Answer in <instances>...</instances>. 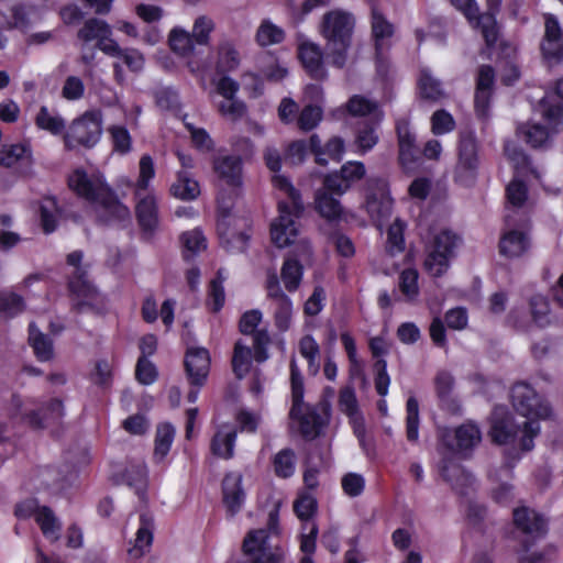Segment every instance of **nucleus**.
I'll return each instance as SVG.
<instances>
[{
  "label": "nucleus",
  "instance_id": "f257e3e1",
  "mask_svg": "<svg viewBox=\"0 0 563 563\" xmlns=\"http://www.w3.org/2000/svg\"><path fill=\"white\" fill-rule=\"evenodd\" d=\"M481 440L479 427L473 421L464 422L453 431L445 430L441 434V446L445 451L441 453L440 476L460 496L468 495V490L474 484V476L456 461V455L470 456Z\"/></svg>",
  "mask_w": 563,
  "mask_h": 563
},
{
  "label": "nucleus",
  "instance_id": "f03ea898",
  "mask_svg": "<svg viewBox=\"0 0 563 563\" xmlns=\"http://www.w3.org/2000/svg\"><path fill=\"white\" fill-rule=\"evenodd\" d=\"M514 409L527 421L522 424L519 449L530 452L534 448V439L540 433V420L551 416L550 405L527 383H516L510 390Z\"/></svg>",
  "mask_w": 563,
  "mask_h": 563
},
{
  "label": "nucleus",
  "instance_id": "7ed1b4c3",
  "mask_svg": "<svg viewBox=\"0 0 563 563\" xmlns=\"http://www.w3.org/2000/svg\"><path fill=\"white\" fill-rule=\"evenodd\" d=\"M273 186L287 195L288 201H278V219L271 225V239L275 246L283 249L290 245L298 235L297 223L294 218H300L305 207L300 191L295 188L291 180L284 175L272 177Z\"/></svg>",
  "mask_w": 563,
  "mask_h": 563
},
{
  "label": "nucleus",
  "instance_id": "20e7f679",
  "mask_svg": "<svg viewBox=\"0 0 563 563\" xmlns=\"http://www.w3.org/2000/svg\"><path fill=\"white\" fill-rule=\"evenodd\" d=\"M355 24V16L342 9L330 10L322 16L320 33L325 40L331 64L336 68H343L347 62Z\"/></svg>",
  "mask_w": 563,
  "mask_h": 563
},
{
  "label": "nucleus",
  "instance_id": "39448f33",
  "mask_svg": "<svg viewBox=\"0 0 563 563\" xmlns=\"http://www.w3.org/2000/svg\"><path fill=\"white\" fill-rule=\"evenodd\" d=\"M514 533L523 538L520 541L521 549L518 551V563H548L545 552H533L528 554L536 542L548 533V520L543 515L526 506L512 510Z\"/></svg>",
  "mask_w": 563,
  "mask_h": 563
},
{
  "label": "nucleus",
  "instance_id": "423d86ee",
  "mask_svg": "<svg viewBox=\"0 0 563 563\" xmlns=\"http://www.w3.org/2000/svg\"><path fill=\"white\" fill-rule=\"evenodd\" d=\"M102 133V111L98 108L88 109L67 125L64 147L66 151L91 150L100 142Z\"/></svg>",
  "mask_w": 563,
  "mask_h": 563
},
{
  "label": "nucleus",
  "instance_id": "0eeeda50",
  "mask_svg": "<svg viewBox=\"0 0 563 563\" xmlns=\"http://www.w3.org/2000/svg\"><path fill=\"white\" fill-rule=\"evenodd\" d=\"M461 242V236L449 229L437 233L428 246V254L424 261L426 271L433 277L444 275Z\"/></svg>",
  "mask_w": 563,
  "mask_h": 563
},
{
  "label": "nucleus",
  "instance_id": "6e6552de",
  "mask_svg": "<svg viewBox=\"0 0 563 563\" xmlns=\"http://www.w3.org/2000/svg\"><path fill=\"white\" fill-rule=\"evenodd\" d=\"M479 166L478 143L473 131L460 133L457 144V163L454 168V180L461 185H472Z\"/></svg>",
  "mask_w": 563,
  "mask_h": 563
},
{
  "label": "nucleus",
  "instance_id": "1a4fd4ad",
  "mask_svg": "<svg viewBox=\"0 0 563 563\" xmlns=\"http://www.w3.org/2000/svg\"><path fill=\"white\" fill-rule=\"evenodd\" d=\"M67 289L71 301V310L82 313L86 310H95L99 302L100 292L89 280L85 269H75L68 277Z\"/></svg>",
  "mask_w": 563,
  "mask_h": 563
},
{
  "label": "nucleus",
  "instance_id": "9d476101",
  "mask_svg": "<svg viewBox=\"0 0 563 563\" xmlns=\"http://www.w3.org/2000/svg\"><path fill=\"white\" fill-rule=\"evenodd\" d=\"M522 428L516 423L514 415L505 406H495L489 418L488 434L493 443L506 445L514 443Z\"/></svg>",
  "mask_w": 563,
  "mask_h": 563
},
{
  "label": "nucleus",
  "instance_id": "9b49d317",
  "mask_svg": "<svg viewBox=\"0 0 563 563\" xmlns=\"http://www.w3.org/2000/svg\"><path fill=\"white\" fill-rule=\"evenodd\" d=\"M395 130L398 141V163L407 172L420 162L421 151L417 145L416 134L410 129L409 120L398 119Z\"/></svg>",
  "mask_w": 563,
  "mask_h": 563
},
{
  "label": "nucleus",
  "instance_id": "f8f14e48",
  "mask_svg": "<svg viewBox=\"0 0 563 563\" xmlns=\"http://www.w3.org/2000/svg\"><path fill=\"white\" fill-rule=\"evenodd\" d=\"M77 37L84 42L97 41L96 47L104 54L119 53V44L112 38V29L103 20L90 18L78 30Z\"/></svg>",
  "mask_w": 563,
  "mask_h": 563
},
{
  "label": "nucleus",
  "instance_id": "ddd939ff",
  "mask_svg": "<svg viewBox=\"0 0 563 563\" xmlns=\"http://www.w3.org/2000/svg\"><path fill=\"white\" fill-rule=\"evenodd\" d=\"M365 174V165L362 162L349 161L339 170L327 174L323 177V185L324 188L341 197L353 184L363 179Z\"/></svg>",
  "mask_w": 563,
  "mask_h": 563
},
{
  "label": "nucleus",
  "instance_id": "4468645a",
  "mask_svg": "<svg viewBox=\"0 0 563 563\" xmlns=\"http://www.w3.org/2000/svg\"><path fill=\"white\" fill-rule=\"evenodd\" d=\"M391 205L388 181L383 177H369L366 181L365 207L371 217H385Z\"/></svg>",
  "mask_w": 563,
  "mask_h": 563
},
{
  "label": "nucleus",
  "instance_id": "2eb2a0df",
  "mask_svg": "<svg viewBox=\"0 0 563 563\" xmlns=\"http://www.w3.org/2000/svg\"><path fill=\"white\" fill-rule=\"evenodd\" d=\"M211 365L210 353L206 347L190 346L184 357L185 373L190 386H205Z\"/></svg>",
  "mask_w": 563,
  "mask_h": 563
},
{
  "label": "nucleus",
  "instance_id": "dca6fc26",
  "mask_svg": "<svg viewBox=\"0 0 563 563\" xmlns=\"http://www.w3.org/2000/svg\"><path fill=\"white\" fill-rule=\"evenodd\" d=\"M544 29L540 44L542 57L550 64H560L563 62V31L556 16L545 14Z\"/></svg>",
  "mask_w": 563,
  "mask_h": 563
},
{
  "label": "nucleus",
  "instance_id": "f3484780",
  "mask_svg": "<svg viewBox=\"0 0 563 563\" xmlns=\"http://www.w3.org/2000/svg\"><path fill=\"white\" fill-rule=\"evenodd\" d=\"M67 186L78 198L95 203L108 184L100 178L91 179L84 168L78 167L68 175Z\"/></svg>",
  "mask_w": 563,
  "mask_h": 563
},
{
  "label": "nucleus",
  "instance_id": "a211bd4d",
  "mask_svg": "<svg viewBox=\"0 0 563 563\" xmlns=\"http://www.w3.org/2000/svg\"><path fill=\"white\" fill-rule=\"evenodd\" d=\"M64 404L59 398H52L37 407V430L48 429L53 438L59 439L64 432Z\"/></svg>",
  "mask_w": 563,
  "mask_h": 563
},
{
  "label": "nucleus",
  "instance_id": "6ab92c4d",
  "mask_svg": "<svg viewBox=\"0 0 563 563\" xmlns=\"http://www.w3.org/2000/svg\"><path fill=\"white\" fill-rule=\"evenodd\" d=\"M95 201L101 207L98 220L103 224L122 222L130 217V210L118 198L114 190L108 185Z\"/></svg>",
  "mask_w": 563,
  "mask_h": 563
},
{
  "label": "nucleus",
  "instance_id": "aec40b11",
  "mask_svg": "<svg viewBox=\"0 0 563 563\" xmlns=\"http://www.w3.org/2000/svg\"><path fill=\"white\" fill-rule=\"evenodd\" d=\"M217 202H218L217 231L220 235L222 245L229 252H245L249 246L250 239H251L249 233L238 232V233H233L230 238H227L224 220L231 214L232 203H225L224 200L220 196L217 198Z\"/></svg>",
  "mask_w": 563,
  "mask_h": 563
},
{
  "label": "nucleus",
  "instance_id": "412c9836",
  "mask_svg": "<svg viewBox=\"0 0 563 563\" xmlns=\"http://www.w3.org/2000/svg\"><path fill=\"white\" fill-rule=\"evenodd\" d=\"M213 172L228 187L240 189L243 185V161L239 155H223L213 159Z\"/></svg>",
  "mask_w": 563,
  "mask_h": 563
},
{
  "label": "nucleus",
  "instance_id": "4be33fe9",
  "mask_svg": "<svg viewBox=\"0 0 563 563\" xmlns=\"http://www.w3.org/2000/svg\"><path fill=\"white\" fill-rule=\"evenodd\" d=\"M298 58L310 78L321 81L328 76L323 64V53L319 45L305 42L298 46Z\"/></svg>",
  "mask_w": 563,
  "mask_h": 563
},
{
  "label": "nucleus",
  "instance_id": "5701e85b",
  "mask_svg": "<svg viewBox=\"0 0 563 563\" xmlns=\"http://www.w3.org/2000/svg\"><path fill=\"white\" fill-rule=\"evenodd\" d=\"M222 501L229 517L240 512L245 501V492L242 486V475L228 473L222 481Z\"/></svg>",
  "mask_w": 563,
  "mask_h": 563
},
{
  "label": "nucleus",
  "instance_id": "b1692460",
  "mask_svg": "<svg viewBox=\"0 0 563 563\" xmlns=\"http://www.w3.org/2000/svg\"><path fill=\"white\" fill-rule=\"evenodd\" d=\"M117 484L133 488L140 499L145 498L148 486V470L144 462H130L126 467L113 475Z\"/></svg>",
  "mask_w": 563,
  "mask_h": 563
},
{
  "label": "nucleus",
  "instance_id": "393cba45",
  "mask_svg": "<svg viewBox=\"0 0 563 563\" xmlns=\"http://www.w3.org/2000/svg\"><path fill=\"white\" fill-rule=\"evenodd\" d=\"M37 211L40 212V227L45 234L55 232L58 225L67 219L66 208L54 196L44 197L37 203Z\"/></svg>",
  "mask_w": 563,
  "mask_h": 563
},
{
  "label": "nucleus",
  "instance_id": "a878e982",
  "mask_svg": "<svg viewBox=\"0 0 563 563\" xmlns=\"http://www.w3.org/2000/svg\"><path fill=\"white\" fill-rule=\"evenodd\" d=\"M135 218L142 233L153 235L159 225L158 205L155 196L147 195L135 206Z\"/></svg>",
  "mask_w": 563,
  "mask_h": 563
},
{
  "label": "nucleus",
  "instance_id": "bb28decb",
  "mask_svg": "<svg viewBox=\"0 0 563 563\" xmlns=\"http://www.w3.org/2000/svg\"><path fill=\"white\" fill-rule=\"evenodd\" d=\"M242 551L245 555L253 558H265L268 554H276L278 563L283 562L284 554L279 548L274 551L268 547V534L264 529L251 530L244 538Z\"/></svg>",
  "mask_w": 563,
  "mask_h": 563
},
{
  "label": "nucleus",
  "instance_id": "cd10ccee",
  "mask_svg": "<svg viewBox=\"0 0 563 563\" xmlns=\"http://www.w3.org/2000/svg\"><path fill=\"white\" fill-rule=\"evenodd\" d=\"M395 35V25L387 20L383 12L373 9L371 12V37L374 51L391 48L390 40Z\"/></svg>",
  "mask_w": 563,
  "mask_h": 563
},
{
  "label": "nucleus",
  "instance_id": "c85d7f7f",
  "mask_svg": "<svg viewBox=\"0 0 563 563\" xmlns=\"http://www.w3.org/2000/svg\"><path fill=\"white\" fill-rule=\"evenodd\" d=\"M334 196L335 192L324 188L323 184L314 194V209L328 222L340 221L343 214V207Z\"/></svg>",
  "mask_w": 563,
  "mask_h": 563
},
{
  "label": "nucleus",
  "instance_id": "c756f323",
  "mask_svg": "<svg viewBox=\"0 0 563 563\" xmlns=\"http://www.w3.org/2000/svg\"><path fill=\"white\" fill-rule=\"evenodd\" d=\"M531 241L526 232L509 230L499 240V253L508 258L520 257L529 251Z\"/></svg>",
  "mask_w": 563,
  "mask_h": 563
},
{
  "label": "nucleus",
  "instance_id": "7c9ffc66",
  "mask_svg": "<svg viewBox=\"0 0 563 563\" xmlns=\"http://www.w3.org/2000/svg\"><path fill=\"white\" fill-rule=\"evenodd\" d=\"M289 418L296 420L299 423V430L305 438H314L319 435L322 419L319 412L309 405H300L298 411L294 413L292 407L289 411Z\"/></svg>",
  "mask_w": 563,
  "mask_h": 563
},
{
  "label": "nucleus",
  "instance_id": "2f4dec72",
  "mask_svg": "<svg viewBox=\"0 0 563 563\" xmlns=\"http://www.w3.org/2000/svg\"><path fill=\"white\" fill-rule=\"evenodd\" d=\"M37 528L51 544L58 542L62 538L63 523L48 506L37 504Z\"/></svg>",
  "mask_w": 563,
  "mask_h": 563
},
{
  "label": "nucleus",
  "instance_id": "473e14b6",
  "mask_svg": "<svg viewBox=\"0 0 563 563\" xmlns=\"http://www.w3.org/2000/svg\"><path fill=\"white\" fill-rule=\"evenodd\" d=\"M434 385L441 409L448 410L453 415L459 413L461 409L460 404L451 396L454 386L453 376L448 372H440L435 376Z\"/></svg>",
  "mask_w": 563,
  "mask_h": 563
},
{
  "label": "nucleus",
  "instance_id": "72a5a7b5",
  "mask_svg": "<svg viewBox=\"0 0 563 563\" xmlns=\"http://www.w3.org/2000/svg\"><path fill=\"white\" fill-rule=\"evenodd\" d=\"M176 430L170 422H161L156 426L153 462L161 464L168 455L174 443Z\"/></svg>",
  "mask_w": 563,
  "mask_h": 563
},
{
  "label": "nucleus",
  "instance_id": "f704fd0d",
  "mask_svg": "<svg viewBox=\"0 0 563 563\" xmlns=\"http://www.w3.org/2000/svg\"><path fill=\"white\" fill-rule=\"evenodd\" d=\"M173 197L184 200H195L200 195L199 183L190 176L187 170H179L176 174V179L169 188Z\"/></svg>",
  "mask_w": 563,
  "mask_h": 563
},
{
  "label": "nucleus",
  "instance_id": "c9c22d12",
  "mask_svg": "<svg viewBox=\"0 0 563 563\" xmlns=\"http://www.w3.org/2000/svg\"><path fill=\"white\" fill-rule=\"evenodd\" d=\"M417 87L422 100L438 102L446 97L441 80L433 77L428 69L420 70Z\"/></svg>",
  "mask_w": 563,
  "mask_h": 563
},
{
  "label": "nucleus",
  "instance_id": "e433bc0d",
  "mask_svg": "<svg viewBox=\"0 0 563 563\" xmlns=\"http://www.w3.org/2000/svg\"><path fill=\"white\" fill-rule=\"evenodd\" d=\"M303 265L296 256L287 255L280 268V278L286 290L295 292L300 287L303 277Z\"/></svg>",
  "mask_w": 563,
  "mask_h": 563
},
{
  "label": "nucleus",
  "instance_id": "4c0bfd02",
  "mask_svg": "<svg viewBox=\"0 0 563 563\" xmlns=\"http://www.w3.org/2000/svg\"><path fill=\"white\" fill-rule=\"evenodd\" d=\"M450 3L465 16L473 29L481 31L485 40V30H490L486 29L487 21L484 19V13L479 12L476 0H450Z\"/></svg>",
  "mask_w": 563,
  "mask_h": 563
},
{
  "label": "nucleus",
  "instance_id": "58836bf2",
  "mask_svg": "<svg viewBox=\"0 0 563 563\" xmlns=\"http://www.w3.org/2000/svg\"><path fill=\"white\" fill-rule=\"evenodd\" d=\"M236 438L238 431L235 429L225 433L217 431L210 441V452L222 460L232 459L234 456Z\"/></svg>",
  "mask_w": 563,
  "mask_h": 563
},
{
  "label": "nucleus",
  "instance_id": "ea45409f",
  "mask_svg": "<svg viewBox=\"0 0 563 563\" xmlns=\"http://www.w3.org/2000/svg\"><path fill=\"white\" fill-rule=\"evenodd\" d=\"M487 10L484 12V19L488 24L485 30V45L493 49L499 40V26L497 23V14L500 11L503 0H485Z\"/></svg>",
  "mask_w": 563,
  "mask_h": 563
},
{
  "label": "nucleus",
  "instance_id": "a19ab883",
  "mask_svg": "<svg viewBox=\"0 0 563 563\" xmlns=\"http://www.w3.org/2000/svg\"><path fill=\"white\" fill-rule=\"evenodd\" d=\"M24 309L25 302L21 295L10 290H0V322H7L22 313Z\"/></svg>",
  "mask_w": 563,
  "mask_h": 563
},
{
  "label": "nucleus",
  "instance_id": "79ce46f5",
  "mask_svg": "<svg viewBox=\"0 0 563 563\" xmlns=\"http://www.w3.org/2000/svg\"><path fill=\"white\" fill-rule=\"evenodd\" d=\"M139 528L135 537L134 550L143 555L153 543L154 518L148 512H143L139 518Z\"/></svg>",
  "mask_w": 563,
  "mask_h": 563
},
{
  "label": "nucleus",
  "instance_id": "37998d69",
  "mask_svg": "<svg viewBox=\"0 0 563 563\" xmlns=\"http://www.w3.org/2000/svg\"><path fill=\"white\" fill-rule=\"evenodd\" d=\"M341 343L349 360V374L352 378L364 376V364L357 355V347L354 338L347 331L340 334Z\"/></svg>",
  "mask_w": 563,
  "mask_h": 563
},
{
  "label": "nucleus",
  "instance_id": "c03bdc74",
  "mask_svg": "<svg viewBox=\"0 0 563 563\" xmlns=\"http://www.w3.org/2000/svg\"><path fill=\"white\" fill-rule=\"evenodd\" d=\"M223 283L224 277L221 271H218L216 276L209 283L206 303L208 309L213 313L220 312L225 303Z\"/></svg>",
  "mask_w": 563,
  "mask_h": 563
},
{
  "label": "nucleus",
  "instance_id": "a18cd8bd",
  "mask_svg": "<svg viewBox=\"0 0 563 563\" xmlns=\"http://www.w3.org/2000/svg\"><path fill=\"white\" fill-rule=\"evenodd\" d=\"M285 37V31L269 20L262 21L255 35L256 43L261 47L280 44L284 42Z\"/></svg>",
  "mask_w": 563,
  "mask_h": 563
},
{
  "label": "nucleus",
  "instance_id": "49530a36",
  "mask_svg": "<svg viewBox=\"0 0 563 563\" xmlns=\"http://www.w3.org/2000/svg\"><path fill=\"white\" fill-rule=\"evenodd\" d=\"M274 473L279 478H289L295 474L296 455L292 449L285 448L277 452L272 461Z\"/></svg>",
  "mask_w": 563,
  "mask_h": 563
},
{
  "label": "nucleus",
  "instance_id": "de8ad7c7",
  "mask_svg": "<svg viewBox=\"0 0 563 563\" xmlns=\"http://www.w3.org/2000/svg\"><path fill=\"white\" fill-rule=\"evenodd\" d=\"M37 129L44 130L54 136H62L67 130L65 120L59 114H52L46 107L37 112Z\"/></svg>",
  "mask_w": 563,
  "mask_h": 563
},
{
  "label": "nucleus",
  "instance_id": "09e8293b",
  "mask_svg": "<svg viewBox=\"0 0 563 563\" xmlns=\"http://www.w3.org/2000/svg\"><path fill=\"white\" fill-rule=\"evenodd\" d=\"M518 133L522 135L526 143L533 148L544 146L550 139L548 128L540 123L522 124L518 128Z\"/></svg>",
  "mask_w": 563,
  "mask_h": 563
},
{
  "label": "nucleus",
  "instance_id": "8fccbe9b",
  "mask_svg": "<svg viewBox=\"0 0 563 563\" xmlns=\"http://www.w3.org/2000/svg\"><path fill=\"white\" fill-rule=\"evenodd\" d=\"M376 107V103L371 101L369 99L360 95H354L349 99L345 107L336 109L333 112V115L340 118L345 112H347L353 117H364L373 113Z\"/></svg>",
  "mask_w": 563,
  "mask_h": 563
},
{
  "label": "nucleus",
  "instance_id": "3c124183",
  "mask_svg": "<svg viewBox=\"0 0 563 563\" xmlns=\"http://www.w3.org/2000/svg\"><path fill=\"white\" fill-rule=\"evenodd\" d=\"M31 155V147H25L23 144H4L0 146V165L12 167L24 159L30 161Z\"/></svg>",
  "mask_w": 563,
  "mask_h": 563
},
{
  "label": "nucleus",
  "instance_id": "603ef678",
  "mask_svg": "<svg viewBox=\"0 0 563 563\" xmlns=\"http://www.w3.org/2000/svg\"><path fill=\"white\" fill-rule=\"evenodd\" d=\"M252 350L238 341L234 344L232 369L238 378H243L251 369Z\"/></svg>",
  "mask_w": 563,
  "mask_h": 563
},
{
  "label": "nucleus",
  "instance_id": "864d4df0",
  "mask_svg": "<svg viewBox=\"0 0 563 563\" xmlns=\"http://www.w3.org/2000/svg\"><path fill=\"white\" fill-rule=\"evenodd\" d=\"M168 43L170 49L183 57L190 55L196 44L189 32L178 27L172 30Z\"/></svg>",
  "mask_w": 563,
  "mask_h": 563
},
{
  "label": "nucleus",
  "instance_id": "5fc2aeb1",
  "mask_svg": "<svg viewBox=\"0 0 563 563\" xmlns=\"http://www.w3.org/2000/svg\"><path fill=\"white\" fill-rule=\"evenodd\" d=\"M419 402L410 396L406 402V437L409 442H416L419 438Z\"/></svg>",
  "mask_w": 563,
  "mask_h": 563
},
{
  "label": "nucleus",
  "instance_id": "6e6d98bb",
  "mask_svg": "<svg viewBox=\"0 0 563 563\" xmlns=\"http://www.w3.org/2000/svg\"><path fill=\"white\" fill-rule=\"evenodd\" d=\"M540 108L544 121L551 126L554 132L563 130V104L559 102H551L543 98L540 101Z\"/></svg>",
  "mask_w": 563,
  "mask_h": 563
},
{
  "label": "nucleus",
  "instance_id": "4d7b16f0",
  "mask_svg": "<svg viewBox=\"0 0 563 563\" xmlns=\"http://www.w3.org/2000/svg\"><path fill=\"white\" fill-rule=\"evenodd\" d=\"M112 150L115 153L125 155L132 150V136L124 125H111L108 129Z\"/></svg>",
  "mask_w": 563,
  "mask_h": 563
},
{
  "label": "nucleus",
  "instance_id": "13d9d810",
  "mask_svg": "<svg viewBox=\"0 0 563 563\" xmlns=\"http://www.w3.org/2000/svg\"><path fill=\"white\" fill-rule=\"evenodd\" d=\"M323 118V110L318 104H307L299 112L297 118L298 128L309 132L317 128Z\"/></svg>",
  "mask_w": 563,
  "mask_h": 563
},
{
  "label": "nucleus",
  "instance_id": "bf43d9fd",
  "mask_svg": "<svg viewBox=\"0 0 563 563\" xmlns=\"http://www.w3.org/2000/svg\"><path fill=\"white\" fill-rule=\"evenodd\" d=\"M37 479L45 489L62 490L65 488L66 476H62L60 472L54 466L37 467Z\"/></svg>",
  "mask_w": 563,
  "mask_h": 563
},
{
  "label": "nucleus",
  "instance_id": "052dcab7",
  "mask_svg": "<svg viewBox=\"0 0 563 563\" xmlns=\"http://www.w3.org/2000/svg\"><path fill=\"white\" fill-rule=\"evenodd\" d=\"M290 387H291V407L294 413L298 411L300 405H303L305 397V384L303 377L298 369L295 361L290 363Z\"/></svg>",
  "mask_w": 563,
  "mask_h": 563
},
{
  "label": "nucleus",
  "instance_id": "680f3d73",
  "mask_svg": "<svg viewBox=\"0 0 563 563\" xmlns=\"http://www.w3.org/2000/svg\"><path fill=\"white\" fill-rule=\"evenodd\" d=\"M376 129L377 126L373 122H366L358 128L355 143L363 154L371 151L378 143L379 137Z\"/></svg>",
  "mask_w": 563,
  "mask_h": 563
},
{
  "label": "nucleus",
  "instance_id": "e2e57ef3",
  "mask_svg": "<svg viewBox=\"0 0 563 563\" xmlns=\"http://www.w3.org/2000/svg\"><path fill=\"white\" fill-rule=\"evenodd\" d=\"M158 378V369L156 365L145 358L144 356H139L136 365H135V379L144 386H148L154 384Z\"/></svg>",
  "mask_w": 563,
  "mask_h": 563
},
{
  "label": "nucleus",
  "instance_id": "0e129e2a",
  "mask_svg": "<svg viewBox=\"0 0 563 563\" xmlns=\"http://www.w3.org/2000/svg\"><path fill=\"white\" fill-rule=\"evenodd\" d=\"M318 510V501L310 494H300L294 501V512L301 521L310 520Z\"/></svg>",
  "mask_w": 563,
  "mask_h": 563
},
{
  "label": "nucleus",
  "instance_id": "69168bd1",
  "mask_svg": "<svg viewBox=\"0 0 563 563\" xmlns=\"http://www.w3.org/2000/svg\"><path fill=\"white\" fill-rule=\"evenodd\" d=\"M456 126L453 115L444 110L439 109L431 115V132L434 135H444L452 132Z\"/></svg>",
  "mask_w": 563,
  "mask_h": 563
},
{
  "label": "nucleus",
  "instance_id": "338daca9",
  "mask_svg": "<svg viewBox=\"0 0 563 563\" xmlns=\"http://www.w3.org/2000/svg\"><path fill=\"white\" fill-rule=\"evenodd\" d=\"M405 224L396 220L387 230V252L391 255L405 251Z\"/></svg>",
  "mask_w": 563,
  "mask_h": 563
},
{
  "label": "nucleus",
  "instance_id": "774afa93",
  "mask_svg": "<svg viewBox=\"0 0 563 563\" xmlns=\"http://www.w3.org/2000/svg\"><path fill=\"white\" fill-rule=\"evenodd\" d=\"M506 199L515 208L525 206L528 199V186L521 180L514 178L506 187Z\"/></svg>",
  "mask_w": 563,
  "mask_h": 563
}]
</instances>
